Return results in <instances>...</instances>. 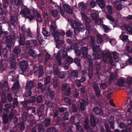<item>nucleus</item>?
Masks as SVG:
<instances>
[{"instance_id": "1", "label": "nucleus", "mask_w": 132, "mask_h": 132, "mask_svg": "<svg viewBox=\"0 0 132 132\" xmlns=\"http://www.w3.org/2000/svg\"><path fill=\"white\" fill-rule=\"evenodd\" d=\"M20 13L24 15H29L27 16L26 18L29 19L30 21L34 19L35 18L36 15L35 12L34 11L30 12L29 10L28 9H24L21 10Z\"/></svg>"}, {"instance_id": "2", "label": "nucleus", "mask_w": 132, "mask_h": 132, "mask_svg": "<svg viewBox=\"0 0 132 132\" xmlns=\"http://www.w3.org/2000/svg\"><path fill=\"white\" fill-rule=\"evenodd\" d=\"M100 47L99 45L93 46L92 47L93 51V60L98 59H100Z\"/></svg>"}, {"instance_id": "3", "label": "nucleus", "mask_w": 132, "mask_h": 132, "mask_svg": "<svg viewBox=\"0 0 132 132\" xmlns=\"http://www.w3.org/2000/svg\"><path fill=\"white\" fill-rule=\"evenodd\" d=\"M19 65V73L21 74H23L28 68V63L25 60H23L20 62Z\"/></svg>"}, {"instance_id": "4", "label": "nucleus", "mask_w": 132, "mask_h": 132, "mask_svg": "<svg viewBox=\"0 0 132 132\" xmlns=\"http://www.w3.org/2000/svg\"><path fill=\"white\" fill-rule=\"evenodd\" d=\"M101 55L102 58L104 62H106L107 59H109L110 64H112L113 62L112 57L111 53L106 52L105 53L103 52L102 53Z\"/></svg>"}, {"instance_id": "5", "label": "nucleus", "mask_w": 132, "mask_h": 132, "mask_svg": "<svg viewBox=\"0 0 132 132\" xmlns=\"http://www.w3.org/2000/svg\"><path fill=\"white\" fill-rule=\"evenodd\" d=\"M44 85L45 86L46 89L48 90L50 89V83L51 80V76H48L44 78Z\"/></svg>"}, {"instance_id": "6", "label": "nucleus", "mask_w": 132, "mask_h": 132, "mask_svg": "<svg viewBox=\"0 0 132 132\" xmlns=\"http://www.w3.org/2000/svg\"><path fill=\"white\" fill-rule=\"evenodd\" d=\"M93 88L96 96L97 97H100L101 95L100 90L98 85L95 82H94L93 83Z\"/></svg>"}, {"instance_id": "7", "label": "nucleus", "mask_w": 132, "mask_h": 132, "mask_svg": "<svg viewBox=\"0 0 132 132\" xmlns=\"http://www.w3.org/2000/svg\"><path fill=\"white\" fill-rule=\"evenodd\" d=\"M8 52L7 49L6 48L2 49V46L0 44V57H1V59L2 58V54L4 57L5 59L8 58Z\"/></svg>"}, {"instance_id": "8", "label": "nucleus", "mask_w": 132, "mask_h": 132, "mask_svg": "<svg viewBox=\"0 0 132 132\" xmlns=\"http://www.w3.org/2000/svg\"><path fill=\"white\" fill-rule=\"evenodd\" d=\"M8 52L7 49L6 48L2 49V46L0 44V57H1V59L2 58V54L4 57L5 59L8 58Z\"/></svg>"}, {"instance_id": "9", "label": "nucleus", "mask_w": 132, "mask_h": 132, "mask_svg": "<svg viewBox=\"0 0 132 132\" xmlns=\"http://www.w3.org/2000/svg\"><path fill=\"white\" fill-rule=\"evenodd\" d=\"M63 8L66 13L69 14H72L73 13V9L68 4H64L63 6Z\"/></svg>"}, {"instance_id": "10", "label": "nucleus", "mask_w": 132, "mask_h": 132, "mask_svg": "<svg viewBox=\"0 0 132 132\" xmlns=\"http://www.w3.org/2000/svg\"><path fill=\"white\" fill-rule=\"evenodd\" d=\"M93 111L96 115L101 116L103 115L102 110L97 107H94L93 108Z\"/></svg>"}, {"instance_id": "11", "label": "nucleus", "mask_w": 132, "mask_h": 132, "mask_svg": "<svg viewBox=\"0 0 132 132\" xmlns=\"http://www.w3.org/2000/svg\"><path fill=\"white\" fill-rule=\"evenodd\" d=\"M118 75L117 74H111L110 75L109 81V83L111 84L113 81L117 80L118 78Z\"/></svg>"}, {"instance_id": "12", "label": "nucleus", "mask_w": 132, "mask_h": 132, "mask_svg": "<svg viewBox=\"0 0 132 132\" xmlns=\"http://www.w3.org/2000/svg\"><path fill=\"white\" fill-rule=\"evenodd\" d=\"M7 42V46L9 48H10L12 46L13 39L11 35L7 36L6 38Z\"/></svg>"}, {"instance_id": "13", "label": "nucleus", "mask_w": 132, "mask_h": 132, "mask_svg": "<svg viewBox=\"0 0 132 132\" xmlns=\"http://www.w3.org/2000/svg\"><path fill=\"white\" fill-rule=\"evenodd\" d=\"M81 14L82 19L85 21L86 25L89 24L91 22L90 20L87 17L84 13H81Z\"/></svg>"}, {"instance_id": "14", "label": "nucleus", "mask_w": 132, "mask_h": 132, "mask_svg": "<svg viewBox=\"0 0 132 132\" xmlns=\"http://www.w3.org/2000/svg\"><path fill=\"white\" fill-rule=\"evenodd\" d=\"M2 119L3 122L4 124H6L8 123L9 119L8 118V115L6 113H4L2 116Z\"/></svg>"}, {"instance_id": "15", "label": "nucleus", "mask_w": 132, "mask_h": 132, "mask_svg": "<svg viewBox=\"0 0 132 132\" xmlns=\"http://www.w3.org/2000/svg\"><path fill=\"white\" fill-rule=\"evenodd\" d=\"M15 21V16H11L10 18V21L8 23L9 26L10 28L11 27V26L14 27L15 26L14 24Z\"/></svg>"}, {"instance_id": "16", "label": "nucleus", "mask_w": 132, "mask_h": 132, "mask_svg": "<svg viewBox=\"0 0 132 132\" xmlns=\"http://www.w3.org/2000/svg\"><path fill=\"white\" fill-rule=\"evenodd\" d=\"M25 37L23 34H20L19 36V44L23 46L25 44Z\"/></svg>"}, {"instance_id": "17", "label": "nucleus", "mask_w": 132, "mask_h": 132, "mask_svg": "<svg viewBox=\"0 0 132 132\" xmlns=\"http://www.w3.org/2000/svg\"><path fill=\"white\" fill-rule=\"evenodd\" d=\"M87 50L88 48L86 47H83L81 48V52L83 57L85 58L87 57Z\"/></svg>"}, {"instance_id": "18", "label": "nucleus", "mask_w": 132, "mask_h": 132, "mask_svg": "<svg viewBox=\"0 0 132 132\" xmlns=\"http://www.w3.org/2000/svg\"><path fill=\"white\" fill-rule=\"evenodd\" d=\"M73 28L74 33L76 35H78L79 31L82 32L85 30L84 28L81 27H76Z\"/></svg>"}, {"instance_id": "19", "label": "nucleus", "mask_w": 132, "mask_h": 132, "mask_svg": "<svg viewBox=\"0 0 132 132\" xmlns=\"http://www.w3.org/2000/svg\"><path fill=\"white\" fill-rule=\"evenodd\" d=\"M125 83V80L123 79H119L117 82L116 83V85L120 87H122L124 86Z\"/></svg>"}, {"instance_id": "20", "label": "nucleus", "mask_w": 132, "mask_h": 132, "mask_svg": "<svg viewBox=\"0 0 132 132\" xmlns=\"http://www.w3.org/2000/svg\"><path fill=\"white\" fill-rule=\"evenodd\" d=\"M109 122L111 128L112 129H114V117L113 116L110 117Z\"/></svg>"}, {"instance_id": "21", "label": "nucleus", "mask_w": 132, "mask_h": 132, "mask_svg": "<svg viewBox=\"0 0 132 132\" xmlns=\"http://www.w3.org/2000/svg\"><path fill=\"white\" fill-rule=\"evenodd\" d=\"M70 24L72 26V27L73 28L74 27L75 25L76 27H83V26L81 23L76 21H75L74 23H73L72 21L71 20L70 21Z\"/></svg>"}, {"instance_id": "22", "label": "nucleus", "mask_w": 132, "mask_h": 132, "mask_svg": "<svg viewBox=\"0 0 132 132\" xmlns=\"http://www.w3.org/2000/svg\"><path fill=\"white\" fill-rule=\"evenodd\" d=\"M52 121L51 118H46L44 119L43 122L45 126L48 127L51 124V122Z\"/></svg>"}, {"instance_id": "23", "label": "nucleus", "mask_w": 132, "mask_h": 132, "mask_svg": "<svg viewBox=\"0 0 132 132\" xmlns=\"http://www.w3.org/2000/svg\"><path fill=\"white\" fill-rule=\"evenodd\" d=\"M97 3H98V5L102 9H103L105 8V4L103 0H96Z\"/></svg>"}, {"instance_id": "24", "label": "nucleus", "mask_w": 132, "mask_h": 132, "mask_svg": "<svg viewBox=\"0 0 132 132\" xmlns=\"http://www.w3.org/2000/svg\"><path fill=\"white\" fill-rule=\"evenodd\" d=\"M43 68L42 66L40 65L38 68V77L39 78L42 77L44 75Z\"/></svg>"}, {"instance_id": "25", "label": "nucleus", "mask_w": 132, "mask_h": 132, "mask_svg": "<svg viewBox=\"0 0 132 132\" xmlns=\"http://www.w3.org/2000/svg\"><path fill=\"white\" fill-rule=\"evenodd\" d=\"M56 59L57 61L58 65H61L62 63V58L60 53H58L57 54L56 56Z\"/></svg>"}, {"instance_id": "26", "label": "nucleus", "mask_w": 132, "mask_h": 132, "mask_svg": "<svg viewBox=\"0 0 132 132\" xmlns=\"http://www.w3.org/2000/svg\"><path fill=\"white\" fill-rule=\"evenodd\" d=\"M12 60L10 62V66L11 69H14L16 67L15 57H13L12 59Z\"/></svg>"}, {"instance_id": "27", "label": "nucleus", "mask_w": 132, "mask_h": 132, "mask_svg": "<svg viewBox=\"0 0 132 132\" xmlns=\"http://www.w3.org/2000/svg\"><path fill=\"white\" fill-rule=\"evenodd\" d=\"M97 42L98 44H101L103 41L102 36L100 34H98L97 35Z\"/></svg>"}, {"instance_id": "28", "label": "nucleus", "mask_w": 132, "mask_h": 132, "mask_svg": "<svg viewBox=\"0 0 132 132\" xmlns=\"http://www.w3.org/2000/svg\"><path fill=\"white\" fill-rule=\"evenodd\" d=\"M56 25L55 22L54 21H52L51 22V26L50 29L51 31L52 32H55L56 30Z\"/></svg>"}, {"instance_id": "29", "label": "nucleus", "mask_w": 132, "mask_h": 132, "mask_svg": "<svg viewBox=\"0 0 132 132\" xmlns=\"http://www.w3.org/2000/svg\"><path fill=\"white\" fill-rule=\"evenodd\" d=\"M36 20L37 22L40 23L42 22V18L40 14L37 11L36 12Z\"/></svg>"}, {"instance_id": "30", "label": "nucleus", "mask_w": 132, "mask_h": 132, "mask_svg": "<svg viewBox=\"0 0 132 132\" xmlns=\"http://www.w3.org/2000/svg\"><path fill=\"white\" fill-rule=\"evenodd\" d=\"M90 124L92 126H94L96 125V123L95 117L93 115H92L90 116Z\"/></svg>"}, {"instance_id": "31", "label": "nucleus", "mask_w": 132, "mask_h": 132, "mask_svg": "<svg viewBox=\"0 0 132 132\" xmlns=\"http://www.w3.org/2000/svg\"><path fill=\"white\" fill-rule=\"evenodd\" d=\"M38 132H44V130L43 124L41 123H39L38 125Z\"/></svg>"}, {"instance_id": "32", "label": "nucleus", "mask_w": 132, "mask_h": 132, "mask_svg": "<svg viewBox=\"0 0 132 132\" xmlns=\"http://www.w3.org/2000/svg\"><path fill=\"white\" fill-rule=\"evenodd\" d=\"M42 33L45 37H48L51 35L50 32L47 31L46 28L44 27L42 28Z\"/></svg>"}, {"instance_id": "33", "label": "nucleus", "mask_w": 132, "mask_h": 132, "mask_svg": "<svg viewBox=\"0 0 132 132\" xmlns=\"http://www.w3.org/2000/svg\"><path fill=\"white\" fill-rule=\"evenodd\" d=\"M56 42V47L58 48H60V47L62 46L64 43V41L61 40H59L58 41Z\"/></svg>"}, {"instance_id": "34", "label": "nucleus", "mask_w": 132, "mask_h": 132, "mask_svg": "<svg viewBox=\"0 0 132 132\" xmlns=\"http://www.w3.org/2000/svg\"><path fill=\"white\" fill-rule=\"evenodd\" d=\"M28 54L29 55L33 58H35L36 57V55L34 50L32 49L29 50Z\"/></svg>"}, {"instance_id": "35", "label": "nucleus", "mask_w": 132, "mask_h": 132, "mask_svg": "<svg viewBox=\"0 0 132 132\" xmlns=\"http://www.w3.org/2000/svg\"><path fill=\"white\" fill-rule=\"evenodd\" d=\"M13 52L16 55H20L21 52V50L20 48L15 47L14 48Z\"/></svg>"}, {"instance_id": "36", "label": "nucleus", "mask_w": 132, "mask_h": 132, "mask_svg": "<svg viewBox=\"0 0 132 132\" xmlns=\"http://www.w3.org/2000/svg\"><path fill=\"white\" fill-rule=\"evenodd\" d=\"M78 6L79 8L81 7V9L82 11H85L86 10V7L85 4L82 2L79 3L78 4Z\"/></svg>"}, {"instance_id": "37", "label": "nucleus", "mask_w": 132, "mask_h": 132, "mask_svg": "<svg viewBox=\"0 0 132 132\" xmlns=\"http://www.w3.org/2000/svg\"><path fill=\"white\" fill-rule=\"evenodd\" d=\"M37 86L38 88L40 89H41V90L42 92H44L45 90V89L43 86V85L41 82H39L38 83Z\"/></svg>"}, {"instance_id": "38", "label": "nucleus", "mask_w": 132, "mask_h": 132, "mask_svg": "<svg viewBox=\"0 0 132 132\" xmlns=\"http://www.w3.org/2000/svg\"><path fill=\"white\" fill-rule=\"evenodd\" d=\"M75 63L77 65L78 67H80V60L79 58L77 57L75 58L74 59Z\"/></svg>"}, {"instance_id": "39", "label": "nucleus", "mask_w": 132, "mask_h": 132, "mask_svg": "<svg viewBox=\"0 0 132 132\" xmlns=\"http://www.w3.org/2000/svg\"><path fill=\"white\" fill-rule=\"evenodd\" d=\"M26 46L27 48L29 50L32 48V45H31L30 41L29 40H27L26 42Z\"/></svg>"}, {"instance_id": "40", "label": "nucleus", "mask_w": 132, "mask_h": 132, "mask_svg": "<svg viewBox=\"0 0 132 132\" xmlns=\"http://www.w3.org/2000/svg\"><path fill=\"white\" fill-rule=\"evenodd\" d=\"M65 60L66 62H68L67 63V64H69L73 62V59L69 56H68L67 57L66 59Z\"/></svg>"}, {"instance_id": "41", "label": "nucleus", "mask_w": 132, "mask_h": 132, "mask_svg": "<svg viewBox=\"0 0 132 132\" xmlns=\"http://www.w3.org/2000/svg\"><path fill=\"white\" fill-rule=\"evenodd\" d=\"M33 86V84L32 81H29L27 84L26 88L28 89H31Z\"/></svg>"}, {"instance_id": "42", "label": "nucleus", "mask_w": 132, "mask_h": 132, "mask_svg": "<svg viewBox=\"0 0 132 132\" xmlns=\"http://www.w3.org/2000/svg\"><path fill=\"white\" fill-rule=\"evenodd\" d=\"M23 1V0H15L14 4L16 6L22 5L23 4L22 3Z\"/></svg>"}, {"instance_id": "43", "label": "nucleus", "mask_w": 132, "mask_h": 132, "mask_svg": "<svg viewBox=\"0 0 132 132\" xmlns=\"http://www.w3.org/2000/svg\"><path fill=\"white\" fill-rule=\"evenodd\" d=\"M59 32H57L54 33V36L56 42L58 41L59 40Z\"/></svg>"}, {"instance_id": "44", "label": "nucleus", "mask_w": 132, "mask_h": 132, "mask_svg": "<svg viewBox=\"0 0 132 132\" xmlns=\"http://www.w3.org/2000/svg\"><path fill=\"white\" fill-rule=\"evenodd\" d=\"M53 87L55 89H56L58 87V80L56 78H54L53 79Z\"/></svg>"}, {"instance_id": "45", "label": "nucleus", "mask_w": 132, "mask_h": 132, "mask_svg": "<svg viewBox=\"0 0 132 132\" xmlns=\"http://www.w3.org/2000/svg\"><path fill=\"white\" fill-rule=\"evenodd\" d=\"M125 29L129 32L132 33V27L129 26H125Z\"/></svg>"}, {"instance_id": "46", "label": "nucleus", "mask_w": 132, "mask_h": 132, "mask_svg": "<svg viewBox=\"0 0 132 132\" xmlns=\"http://www.w3.org/2000/svg\"><path fill=\"white\" fill-rule=\"evenodd\" d=\"M123 42L126 41L128 39V36L127 35H123L119 36Z\"/></svg>"}, {"instance_id": "47", "label": "nucleus", "mask_w": 132, "mask_h": 132, "mask_svg": "<svg viewBox=\"0 0 132 132\" xmlns=\"http://www.w3.org/2000/svg\"><path fill=\"white\" fill-rule=\"evenodd\" d=\"M100 87L101 90H104L107 87L106 84L105 82H102L100 84Z\"/></svg>"}, {"instance_id": "48", "label": "nucleus", "mask_w": 132, "mask_h": 132, "mask_svg": "<svg viewBox=\"0 0 132 132\" xmlns=\"http://www.w3.org/2000/svg\"><path fill=\"white\" fill-rule=\"evenodd\" d=\"M3 62L2 61L0 62V70L2 71H4L5 69L4 64Z\"/></svg>"}, {"instance_id": "49", "label": "nucleus", "mask_w": 132, "mask_h": 132, "mask_svg": "<svg viewBox=\"0 0 132 132\" xmlns=\"http://www.w3.org/2000/svg\"><path fill=\"white\" fill-rule=\"evenodd\" d=\"M78 73V72L77 70H74L72 72L71 74L72 76L77 78Z\"/></svg>"}, {"instance_id": "50", "label": "nucleus", "mask_w": 132, "mask_h": 132, "mask_svg": "<svg viewBox=\"0 0 132 132\" xmlns=\"http://www.w3.org/2000/svg\"><path fill=\"white\" fill-rule=\"evenodd\" d=\"M63 101L68 103L69 105L71 104L72 103V100L68 97H65Z\"/></svg>"}, {"instance_id": "51", "label": "nucleus", "mask_w": 132, "mask_h": 132, "mask_svg": "<svg viewBox=\"0 0 132 132\" xmlns=\"http://www.w3.org/2000/svg\"><path fill=\"white\" fill-rule=\"evenodd\" d=\"M71 92V88H68L65 92L64 94L65 96H69Z\"/></svg>"}, {"instance_id": "52", "label": "nucleus", "mask_w": 132, "mask_h": 132, "mask_svg": "<svg viewBox=\"0 0 132 132\" xmlns=\"http://www.w3.org/2000/svg\"><path fill=\"white\" fill-rule=\"evenodd\" d=\"M43 97L41 95H39L37 96L36 98V101L38 103H41Z\"/></svg>"}, {"instance_id": "53", "label": "nucleus", "mask_w": 132, "mask_h": 132, "mask_svg": "<svg viewBox=\"0 0 132 132\" xmlns=\"http://www.w3.org/2000/svg\"><path fill=\"white\" fill-rule=\"evenodd\" d=\"M5 89L6 90H8L9 89V86L7 82V81H5L3 84Z\"/></svg>"}, {"instance_id": "54", "label": "nucleus", "mask_w": 132, "mask_h": 132, "mask_svg": "<svg viewBox=\"0 0 132 132\" xmlns=\"http://www.w3.org/2000/svg\"><path fill=\"white\" fill-rule=\"evenodd\" d=\"M14 117V115L13 112H11L8 116L9 121H11Z\"/></svg>"}, {"instance_id": "55", "label": "nucleus", "mask_w": 132, "mask_h": 132, "mask_svg": "<svg viewBox=\"0 0 132 132\" xmlns=\"http://www.w3.org/2000/svg\"><path fill=\"white\" fill-rule=\"evenodd\" d=\"M51 13L54 18L56 17L58 15V12L56 10H53L51 12Z\"/></svg>"}, {"instance_id": "56", "label": "nucleus", "mask_w": 132, "mask_h": 132, "mask_svg": "<svg viewBox=\"0 0 132 132\" xmlns=\"http://www.w3.org/2000/svg\"><path fill=\"white\" fill-rule=\"evenodd\" d=\"M19 85V82H15L12 87V89L13 90H14L16 89L18 87Z\"/></svg>"}, {"instance_id": "57", "label": "nucleus", "mask_w": 132, "mask_h": 132, "mask_svg": "<svg viewBox=\"0 0 132 132\" xmlns=\"http://www.w3.org/2000/svg\"><path fill=\"white\" fill-rule=\"evenodd\" d=\"M7 98L9 102H10L12 101L13 97L12 96V95L11 93H9L7 94Z\"/></svg>"}, {"instance_id": "58", "label": "nucleus", "mask_w": 132, "mask_h": 132, "mask_svg": "<svg viewBox=\"0 0 132 132\" xmlns=\"http://www.w3.org/2000/svg\"><path fill=\"white\" fill-rule=\"evenodd\" d=\"M25 126L23 122L21 121L20 122V129L21 131H23L24 130Z\"/></svg>"}, {"instance_id": "59", "label": "nucleus", "mask_w": 132, "mask_h": 132, "mask_svg": "<svg viewBox=\"0 0 132 132\" xmlns=\"http://www.w3.org/2000/svg\"><path fill=\"white\" fill-rule=\"evenodd\" d=\"M73 33V31H71V29H69L66 32V35L67 36L70 37L72 36Z\"/></svg>"}, {"instance_id": "60", "label": "nucleus", "mask_w": 132, "mask_h": 132, "mask_svg": "<svg viewBox=\"0 0 132 132\" xmlns=\"http://www.w3.org/2000/svg\"><path fill=\"white\" fill-rule=\"evenodd\" d=\"M127 83L129 86H130L132 84V78L128 77L127 79Z\"/></svg>"}, {"instance_id": "61", "label": "nucleus", "mask_w": 132, "mask_h": 132, "mask_svg": "<svg viewBox=\"0 0 132 132\" xmlns=\"http://www.w3.org/2000/svg\"><path fill=\"white\" fill-rule=\"evenodd\" d=\"M102 21L101 19H96L95 20V23L96 25H101L102 24Z\"/></svg>"}, {"instance_id": "62", "label": "nucleus", "mask_w": 132, "mask_h": 132, "mask_svg": "<svg viewBox=\"0 0 132 132\" xmlns=\"http://www.w3.org/2000/svg\"><path fill=\"white\" fill-rule=\"evenodd\" d=\"M55 129L54 127H50L47 129L46 132H54L55 131Z\"/></svg>"}, {"instance_id": "63", "label": "nucleus", "mask_w": 132, "mask_h": 132, "mask_svg": "<svg viewBox=\"0 0 132 132\" xmlns=\"http://www.w3.org/2000/svg\"><path fill=\"white\" fill-rule=\"evenodd\" d=\"M79 95V90L78 89H76L75 91L74 97L75 98H77Z\"/></svg>"}, {"instance_id": "64", "label": "nucleus", "mask_w": 132, "mask_h": 132, "mask_svg": "<svg viewBox=\"0 0 132 132\" xmlns=\"http://www.w3.org/2000/svg\"><path fill=\"white\" fill-rule=\"evenodd\" d=\"M65 75L63 72H60L58 74V77L59 78L62 79L64 78Z\"/></svg>"}]
</instances>
